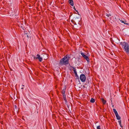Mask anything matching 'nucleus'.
Masks as SVG:
<instances>
[{"label": "nucleus", "mask_w": 129, "mask_h": 129, "mask_svg": "<svg viewBox=\"0 0 129 129\" xmlns=\"http://www.w3.org/2000/svg\"><path fill=\"white\" fill-rule=\"evenodd\" d=\"M70 58V57L69 55H67L63 58L60 60L59 62L60 64L61 65L68 64Z\"/></svg>", "instance_id": "obj_1"}, {"label": "nucleus", "mask_w": 129, "mask_h": 129, "mask_svg": "<svg viewBox=\"0 0 129 129\" xmlns=\"http://www.w3.org/2000/svg\"><path fill=\"white\" fill-rule=\"evenodd\" d=\"M120 45L122 46L123 49H124L127 53H129V45L128 43L123 42H121Z\"/></svg>", "instance_id": "obj_2"}, {"label": "nucleus", "mask_w": 129, "mask_h": 129, "mask_svg": "<svg viewBox=\"0 0 129 129\" xmlns=\"http://www.w3.org/2000/svg\"><path fill=\"white\" fill-rule=\"evenodd\" d=\"M37 57H36L35 56H34V55H33V57L34 59H38L39 61L41 62L42 60V58L40 57V55L39 54H38L37 55ZM45 56V57H43V58H44V59H47L48 57V56L47 54H45L43 55V56Z\"/></svg>", "instance_id": "obj_3"}, {"label": "nucleus", "mask_w": 129, "mask_h": 129, "mask_svg": "<svg viewBox=\"0 0 129 129\" xmlns=\"http://www.w3.org/2000/svg\"><path fill=\"white\" fill-rule=\"evenodd\" d=\"M80 79L82 82H84L86 79L85 75L83 74H81L80 76Z\"/></svg>", "instance_id": "obj_4"}, {"label": "nucleus", "mask_w": 129, "mask_h": 129, "mask_svg": "<svg viewBox=\"0 0 129 129\" xmlns=\"http://www.w3.org/2000/svg\"><path fill=\"white\" fill-rule=\"evenodd\" d=\"M81 54L82 56L84 58L86 59V60L87 61V62L88 63H89L90 62V61L89 60V59L88 57L85 55L83 53V52H81Z\"/></svg>", "instance_id": "obj_5"}, {"label": "nucleus", "mask_w": 129, "mask_h": 129, "mask_svg": "<svg viewBox=\"0 0 129 129\" xmlns=\"http://www.w3.org/2000/svg\"><path fill=\"white\" fill-rule=\"evenodd\" d=\"M69 3L72 6L74 5V3L72 0H69Z\"/></svg>", "instance_id": "obj_6"}, {"label": "nucleus", "mask_w": 129, "mask_h": 129, "mask_svg": "<svg viewBox=\"0 0 129 129\" xmlns=\"http://www.w3.org/2000/svg\"><path fill=\"white\" fill-rule=\"evenodd\" d=\"M116 116L118 120H120L121 118L120 117L119 115L118 114L115 115Z\"/></svg>", "instance_id": "obj_7"}, {"label": "nucleus", "mask_w": 129, "mask_h": 129, "mask_svg": "<svg viewBox=\"0 0 129 129\" xmlns=\"http://www.w3.org/2000/svg\"><path fill=\"white\" fill-rule=\"evenodd\" d=\"M120 21L122 23H124V24L127 25H129V24L128 23H126V21H123L122 20H120Z\"/></svg>", "instance_id": "obj_8"}, {"label": "nucleus", "mask_w": 129, "mask_h": 129, "mask_svg": "<svg viewBox=\"0 0 129 129\" xmlns=\"http://www.w3.org/2000/svg\"><path fill=\"white\" fill-rule=\"evenodd\" d=\"M103 103V104H106V100H104V99L103 98H102L101 99Z\"/></svg>", "instance_id": "obj_9"}, {"label": "nucleus", "mask_w": 129, "mask_h": 129, "mask_svg": "<svg viewBox=\"0 0 129 129\" xmlns=\"http://www.w3.org/2000/svg\"><path fill=\"white\" fill-rule=\"evenodd\" d=\"M63 100L65 101L66 102H67V101L66 97V96L64 95L63 96Z\"/></svg>", "instance_id": "obj_10"}, {"label": "nucleus", "mask_w": 129, "mask_h": 129, "mask_svg": "<svg viewBox=\"0 0 129 129\" xmlns=\"http://www.w3.org/2000/svg\"><path fill=\"white\" fill-rule=\"evenodd\" d=\"M65 90L63 89V90H62V93L63 96L65 95Z\"/></svg>", "instance_id": "obj_11"}, {"label": "nucleus", "mask_w": 129, "mask_h": 129, "mask_svg": "<svg viewBox=\"0 0 129 129\" xmlns=\"http://www.w3.org/2000/svg\"><path fill=\"white\" fill-rule=\"evenodd\" d=\"M113 110L114 112L115 113V115L118 114L117 112V111L115 109H113Z\"/></svg>", "instance_id": "obj_12"}, {"label": "nucleus", "mask_w": 129, "mask_h": 129, "mask_svg": "<svg viewBox=\"0 0 129 129\" xmlns=\"http://www.w3.org/2000/svg\"><path fill=\"white\" fill-rule=\"evenodd\" d=\"M95 102V100L94 99L92 98H91V99L90 100V102L91 103H93Z\"/></svg>", "instance_id": "obj_13"}, {"label": "nucleus", "mask_w": 129, "mask_h": 129, "mask_svg": "<svg viewBox=\"0 0 129 129\" xmlns=\"http://www.w3.org/2000/svg\"><path fill=\"white\" fill-rule=\"evenodd\" d=\"M118 122L119 123V125H120V127H122V125H121V120H120V121H118Z\"/></svg>", "instance_id": "obj_14"}, {"label": "nucleus", "mask_w": 129, "mask_h": 129, "mask_svg": "<svg viewBox=\"0 0 129 129\" xmlns=\"http://www.w3.org/2000/svg\"><path fill=\"white\" fill-rule=\"evenodd\" d=\"M75 76L76 77V78H77L78 79H79V77L78 76L77 74V73H76V74H75Z\"/></svg>", "instance_id": "obj_15"}, {"label": "nucleus", "mask_w": 129, "mask_h": 129, "mask_svg": "<svg viewBox=\"0 0 129 129\" xmlns=\"http://www.w3.org/2000/svg\"><path fill=\"white\" fill-rule=\"evenodd\" d=\"M106 15L108 17H109L110 16H111V14H106Z\"/></svg>", "instance_id": "obj_16"}, {"label": "nucleus", "mask_w": 129, "mask_h": 129, "mask_svg": "<svg viewBox=\"0 0 129 129\" xmlns=\"http://www.w3.org/2000/svg\"><path fill=\"white\" fill-rule=\"evenodd\" d=\"M97 129H101L100 127V125L98 126L97 127Z\"/></svg>", "instance_id": "obj_17"}, {"label": "nucleus", "mask_w": 129, "mask_h": 129, "mask_svg": "<svg viewBox=\"0 0 129 129\" xmlns=\"http://www.w3.org/2000/svg\"><path fill=\"white\" fill-rule=\"evenodd\" d=\"M73 71L76 70L75 67H73Z\"/></svg>", "instance_id": "obj_18"}, {"label": "nucleus", "mask_w": 129, "mask_h": 129, "mask_svg": "<svg viewBox=\"0 0 129 129\" xmlns=\"http://www.w3.org/2000/svg\"><path fill=\"white\" fill-rule=\"evenodd\" d=\"M78 19V18H75L74 19H75V21H77V19Z\"/></svg>", "instance_id": "obj_19"}, {"label": "nucleus", "mask_w": 129, "mask_h": 129, "mask_svg": "<svg viewBox=\"0 0 129 129\" xmlns=\"http://www.w3.org/2000/svg\"><path fill=\"white\" fill-rule=\"evenodd\" d=\"M73 8L74 9V10L77 12L78 13V11L76 10V9L75 8V7L74 6L73 7Z\"/></svg>", "instance_id": "obj_20"}, {"label": "nucleus", "mask_w": 129, "mask_h": 129, "mask_svg": "<svg viewBox=\"0 0 129 129\" xmlns=\"http://www.w3.org/2000/svg\"><path fill=\"white\" fill-rule=\"evenodd\" d=\"M74 71V73H75V74H76V73H77L76 70H75V71Z\"/></svg>", "instance_id": "obj_21"}, {"label": "nucleus", "mask_w": 129, "mask_h": 129, "mask_svg": "<svg viewBox=\"0 0 129 129\" xmlns=\"http://www.w3.org/2000/svg\"><path fill=\"white\" fill-rule=\"evenodd\" d=\"M25 34H26V36L27 37H29V36H28V35L27 34H28V33H25Z\"/></svg>", "instance_id": "obj_22"}, {"label": "nucleus", "mask_w": 129, "mask_h": 129, "mask_svg": "<svg viewBox=\"0 0 129 129\" xmlns=\"http://www.w3.org/2000/svg\"><path fill=\"white\" fill-rule=\"evenodd\" d=\"M23 87H22L21 88V89H23Z\"/></svg>", "instance_id": "obj_23"}, {"label": "nucleus", "mask_w": 129, "mask_h": 129, "mask_svg": "<svg viewBox=\"0 0 129 129\" xmlns=\"http://www.w3.org/2000/svg\"><path fill=\"white\" fill-rule=\"evenodd\" d=\"M22 86H24V85H22Z\"/></svg>", "instance_id": "obj_24"}, {"label": "nucleus", "mask_w": 129, "mask_h": 129, "mask_svg": "<svg viewBox=\"0 0 129 129\" xmlns=\"http://www.w3.org/2000/svg\"><path fill=\"white\" fill-rule=\"evenodd\" d=\"M80 21V19H79V20H78V21Z\"/></svg>", "instance_id": "obj_25"}]
</instances>
